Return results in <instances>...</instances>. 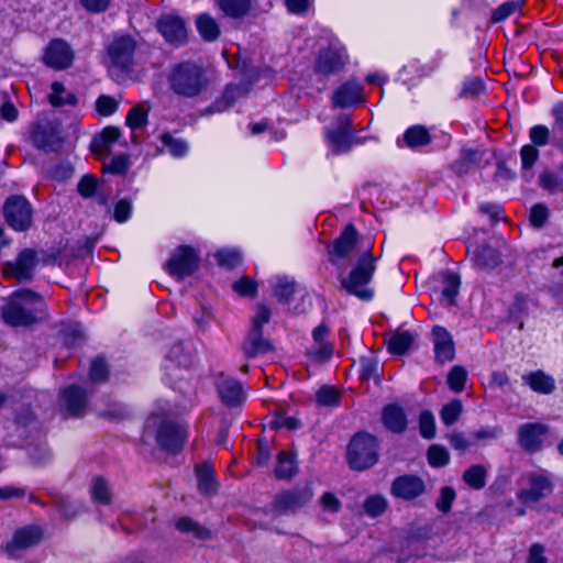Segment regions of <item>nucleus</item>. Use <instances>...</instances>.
I'll use <instances>...</instances> for the list:
<instances>
[{"mask_svg":"<svg viewBox=\"0 0 563 563\" xmlns=\"http://www.w3.org/2000/svg\"><path fill=\"white\" fill-rule=\"evenodd\" d=\"M463 410L462 402L454 399L444 405L440 411V417L445 426H452L457 421Z\"/></svg>","mask_w":563,"mask_h":563,"instance_id":"45","label":"nucleus"},{"mask_svg":"<svg viewBox=\"0 0 563 563\" xmlns=\"http://www.w3.org/2000/svg\"><path fill=\"white\" fill-rule=\"evenodd\" d=\"M297 466L295 457L286 452L278 454L277 467L275 474L278 478H289L296 473Z\"/></svg>","mask_w":563,"mask_h":563,"instance_id":"43","label":"nucleus"},{"mask_svg":"<svg viewBox=\"0 0 563 563\" xmlns=\"http://www.w3.org/2000/svg\"><path fill=\"white\" fill-rule=\"evenodd\" d=\"M548 432V427L542 423H525L518 429L520 445L529 451L536 452L542 445V439Z\"/></svg>","mask_w":563,"mask_h":563,"instance_id":"19","label":"nucleus"},{"mask_svg":"<svg viewBox=\"0 0 563 563\" xmlns=\"http://www.w3.org/2000/svg\"><path fill=\"white\" fill-rule=\"evenodd\" d=\"M136 44L131 36H120L112 41L108 47L110 59V73L118 76L120 73L128 71L133 64V55Z\"/></svg>","mask_w":563,"mask_h":563,"instance_id":"6","label":"nucleus"},{"mask_svg":"<svg viewBox=\"0 0 563 563\" xmlns=\"http://www.w3.org/2000/svg\"><path fill=\"white\" fill-rule=\"evenodd\" d=\"M145 435H155L158 445L172 452L180 450L186 438L181 427L156 413L148 417Z\"/></svg>","mask_w":563,"mask_h":563,"instance_id":"4","label":"nucleus"},{"mask_svg":"<svg viewBox=\"0 0 563 563\" xmlns=\"http://www.w3.org/2000/svg\"><path fill=\"white\" fill-rule=\"evenodd\" d=\"M42 538V532L36 527H25L18 530L10 543V547L13 549H26L36 544Z\"/></svg>","mask_w":563,"mask_h":563,"instance_id":"32","label":"nucleus"},{"mask_svg":"<svg viewBox=\"0 0 563 563\" xmlns=\"http://www.w3.org/2000/svg\"><path fill=\"white\" fill-rule=\"evenodd\" d=\"M271 316V310L265 305H258L252 317L250 331H262V327L268 323Z\"/></svg>","mask_w":563,"mask_h":563,"instance_id":"55","label":"nucleus"},{"mask_svg":"<svg viewBox=\"0 0 563 563\" xmlns=\"http://www.w3.org/2000/svg\"><path fill=\"white\" fill-rule=\"evenodd\" d=\"M363 101V88L354 80L342 84L332 96V104L335 108H347Z\"/></svg>","mask_w":563,"mask_h":563,"instance_id":"18","label":"nucleus"},{"mask_svg":"<svg viewBox=\"0 0 563 563\" xmlns=\"http://www.w3.org/2000/svg\"><path fill=\"white\" fill-rule=\"evenodd\" d=\"M339 394L332 388L324 386L317 393V402L321 406H333L338 402Z\"/></svg>","mask_w":563,"mask_h":563,"instance_id":"63","label":"nucleus"},{"mask_svg":"<svg viewBox=\"0 0 563 563\" xmlns=\"http://www.w3.org/2000/svg\"><path fill=\"white\" fill-rule=\"evenodd\" d=\"M366 247H363L358 234L352 224L345 227L343 232L333 242L332 247L329 250V258L333 264H338L340 260L349 258L354 255H360Z\"/></svg>","mask_w":563,"mask_h":563,"instance_id":"7","label":"nucleus"},{"mask_svg":"<svg viewBox=\"0 0 563 563\" xmlns=\"http://www.w3.org/2000/svg\"><path fill=\"white\" fill-rule=\"evenodd\" d=\"M170 89L184 98H195L203 93L209 87V79L203 69L192 63L176 65L168 78Z\"/></svg>","mask_w":563,"mask_h":563,"instance_id":"2","label":"nucleus"},{"mask_svg":"<svg viewBox=\"0 0 563 563\" xmlns=\"http://www.w3.org/2000/svg\"><path fill=\"white\" fill-rule=\"evenodd\" d=\"M539 185L541 188L550 194L563 191V184L558 175L551 172H544L539 177Z\"/></svg>","mask_w":563,"mask_h":563,"instance_id":"48","label":"nucleus"},{"mask_svg":"<svg viewBox=\"0 0 563 563\" xmlns=\"http://www.w3.org/2000/svg\"><path fill=\"white\" fill-rule=\"evenodd\" d=\"M36 265V252L32 249H25L19 253L15 261L4 264L2 273L7 279L15 278L18 280H31Z\"/></svg>","mask_w":563,"mask_h":563,"instance_id":"9","label":"nucleus"},{"mask_svg":"<svg viewBox=\"0 0 563 563\" xmlns=\"http://www.w3.org/2000/svg\"><path fill=\"white\" fill-rule=\"evenodd\" d=\"M420 434L424 439H432L435 435L434 417L430 411H422L419 417Z\"/></svg>","mask_w":563,"mask_h":563,"instance_id":"53","label":"nucleus"},{"mask_svg":"<svg viewBox=\"0 0 563 563\" xmlns=\"http://www.w3.org/2000/svg\"><path fill=\"white\" fill-rule=\"evenodd\" d=\"M55 505L65 518H73L79 512V506L67 497H59Z\"/></svg>","mask_w":563,"mask_h":563,"instance_id":"59","label":"nucleus"},{"mask_svg":"<svg viewBox=\"0 0 563 563\" xmlns=\"http://www.w3.org/2000/svg\"><path fill=\"white\" fill-rule=\"evenodd\" d=\"M487 470L479 464L468 467L463 473L464 483L473 489H482L486 485Z\"/></svg>","mask_w":563,"mask_h":563,"instance_id":"39","label":"nucleus"},{"mask_svg":"<svg viewBox=\"0 0 563 563\" xmlns=\"http://www.w3.org/2000/svg\"><path fill=\"white\" fill-rule=\"evenodd\" d=\"M351 120L343 117L339 120L338 128L334 131L327 132V140L329 146L334 153H344L351 146Z\"/></svg>","mask_w":563,"mask_h":563,"instance_id":"20","label":"nucleus"},{"mask_svg":"<svg viewBox=\"0 0 563 563\" xmlns=\"http://www.w3.org/2000/svg\"><path fill=\"white\" fill-rule=\"evenodd\" d=\"M198 256L189 246L178 247L166 264L170 276L181 279L191 275L197 268Z\"/></svg>","mask_w":563,"mask_h":563,"instance_id":"11","label":"nucleus"},{"mask_svg":"<svg viewBox=\"0 0 563 563\" xmlns=\"http://www.w3.org/2000/svg\"><path fill=\"white\" fill-rule=\"evenodd\" d=\"M90 497L100 505H110L112 501V490L108 481L103 477H95L90 485Z\"/></svg>","mask_w":563,"mask_h":563,"instance_id":"34","label":"nucleus"},{"mask_svg":"<svg viewBox=\"0 0 563 563\" xmlns=\"http://www.w3.org/2000/svg\"><path fill=\"white\" fill-rule=\"evenodd\" d=\"M49 101L53 106L74 104L76 102V98L74 95L66 91L65 87L60 82L55 81L52 84Z\"/></svg>","mask_w":563,"mask_h":563,"instance_id":"46","label":"nucleus"},{"mask_svg":"<svg viewBox=\"0 0 563 563\" xmlns=\"http://www.w3.org/2000/svg\"><path fill=\"white\" fill-rule=\"evenodd\" d=\"M97 111L101 115H111L118 109V102L114 98L109 96H101L96 102Z\"/></svg>","mask_w":563,"mask_h":563,"instance_id":"60","label":"nucleus"},{"mask_svg":"<svg viewBox=\"0 0 563 563\" xmlns=\"http://www.w3.org/2000/svg\"><path fill=\"white\" fill-rule=\"evenodd\" d=\"M108 377V368L106 363L96 358L91 362L90 371H89V378L93 383H100L104 382Z\"/></svg>","mask_w":563,"mask_h":563,"instance_id":"57","label":"nucleus"},{"mask_svg":"<svg viewBox=\"0 0 563 563\" xmlns=\"http://www.w3.org/2000/svg\"><path fill=\"white\" fill-rule=\"evenodd\" d=\"M63 405L71 416H79L86 408V396L81 389L76 386L66 388L60 396Z\"/></svg>","mask_w":563,"mask_h":563,"instance_id":"25","label":"nucleus"},{"mask_svg":"<svg viewBox=\"0 0 563 563\" xmlns=\"http://www.w3.org/2000/svg\"><path fill=\"white\" fill-rule=\"evenodd\" d=\"M455 497H456V494L452 487H450V486L441 487L438 500L435 503L438 510H440L443 514L449 512Z\"/></svg>","mask_w":563,"mask_h":563,"instance_id":"52","label":"nucleus"},{"mask_svg":"<svg viewBox=\"0 0 563 563\" xmlns=\"http://www.w3.org/2000/svg\"><path fill=\"white\" fill-rule=\"evenodd\" d=\"M442 290L441 300L448 306H452L455 301V297L459 294L461 284L460 276L456 273L445 271L441 274Z\"/></svg>","mask_w":563,"mask_h":563,"instance_id":"29","label":"nucleus"},{"mask_svg":"<svg viewBox=\"0 0 563 563\" xmlns=\"http://www.w3.org/2000/svg\"><path fill=\"white\" fill-rule=\"evenodd\" d=\"M383 422L387 429L400 433L407 427V419L402 409L395 405H389L383 410Z\"/></svg>","mask_w":563,"mask_h":563,"instance_id":"30","label":"nucleus"},{"mask_svg":"<svg viewBox=\"0 0 563 563\" xmlns=\"http://www.w3.org/2000/svg\"><path fill=\"white\" fill-rule=\"evenodd\" d=\"M404 141L410 148L426 146L431 142V136L423 125H412L404 133Z\"/></svg>","mask_w":563,"mask_h":563,"instance_id":"36","label":"nucleus"},{"mask_svg":"<svg viewBox=\"0 0 563 563\" xmlns=\"http://www.w3.org/2000/svg\"><path fill=\"white\" fill-rule=\"evenodd\" d=\"M157 30L172 44H183L187 38L185 21L175 14H164L157 21Z\"/></svg>","mask_w":563,"mask_h":563,"instance_id":"15","label":"nucleus"},{"mask_svg":"<svg viewBox=\"0 0 563 563\" xmlns=\"http://www.w3.org/2000/svg\"><path fill=\"white\" fill-rule=\"evenodd\" d=\"M553 490L552 479L543 473H534L528 477V486L519 490L517 497L523 504H534L549 496Z\"/></svg>","mask_w":563,"mask_h":563,"instance_id":"12","label":"nucleus"},{"mask_svg":"<svg viewBox=\"0 0 563 563\" xmlns=\"http://www.w3.org/2000/svg\"><path fill=\"white\" fill-rule=\"evenodd\" d=\"M477 153L473 150H463L459 161L454 163L457 173H466L472 164L476 162Z\"/></svg>","mask_w":563,"mask_h":563,"instance_id":"58","label":"nucleus"},{"mask_svg":"<svg viewBox=\"0 0 563 563\" xmlns=\"http://www.w3.org/2000/svg\"><path fill=\"white\" fill-rule=\"evenodd\" d=\"M529 139L534 147L545 146L550 140V130L542 124L534 125L529 131Z\"/></svg>","mask_w":563,"mask_h":563,"instance_id":"54","label":"nucleus"},{"mask_svg":"<svg viewBox=\"0 0 563 563\" xmlns=\"http://www.w3.org/2000/svg\"><path fill=\"white\" fill-rule=\"evenodd\" d=\"M412 342L413 335L410 332H399L388 340L387 347L390 353L401 355L408 351Z\"/></svg>","mask_w":563,"mask_h":563,"instance_id":"40","label":"nucleus"},{"mask_svg":"<svg viewBox=\"0 0 563 563\" xmlns=\"http://www.w3.org/2000/svg\"><path fill=\"white\" fill-rule=\"evenodd\" d=\"M364 510L369 517L380 516L387 508V500L380 495H373L365 499Z\"/></svg>","mask_w":563,"mask_h":563,"instance_id":"47","label":"nucleus"},{"mask_svg":"<svg viewBox=\"0 0 563 563\" xmlns=\"http://www.w3.org/2000/svg\"><path fill=\"white\" fill-rule=\"evenodd\" d=\"M467 372L462 366H453L446 377L449 388L454 393H461L465 388Z\"/></svg>","mask_w":563,"mask_h":563,"instance_id":"44","label":"nucleus"},{"mask_svg":"<svg viewBox=\"0 0 563 563\" xmlns=\"http://www.w3.org/2000/svg\"><path fill=\"white\" fill-rule=\"evenodd\" d=\"M194 354L190 350H186L183 344L174 345L169 353L168 360L175 363L177 366L188 368L194 364Z\"/></svg>","mask_w":563,"mask_h":563,"instance_id":"42","label":"nucleus"},{"mask_svg":"<svg viewBox=\"0 0 563 563\" xmlns=\"http://www.w3.org/2000/svg\"><path fill=\"white\" fill-rule=\"evenodd\" d=\"M428 460L430 465L441 467L449 463L450 455L443 446L433 444L428 450Z\"/></svg>","mask_w":563,"mask_h":563,"instance_id":"51","label":"nucleus"},{"mask_svg":"<svg viewBox=\"0 0 563 563\" xmlns=\"http://www.w3.org/2000/svg\"><path fill=\"white\" fill-rule=\"evenodd\" d=\"M432 341L435 357L440 363L450 362L454 357V343L449 331L440 325L432 329Z\"/></svg>","mask_w":563,"mask_h":563,"instance_id":"21","label":"nucleus"},{"mask_svg":"<svg viewBox=\"0 0 563 563\" xmlns=\"http://www.w3.org/2000/svg\"><path fill=\"white\" fill-rule=\"evenodd\" d=\"M219 265L233 268L241 263V254L236 250L224 249L216 254Z\"/></svg>","mask_w":563,"mask_h":563,"instance_id":"50","label":"nucleus"},{"mask_svg":"<svg viewBox=\"0 0 563 563\" xmlns=\"http://www.w3.org/2000/svg\"><path fill=\"white\" fill-rule=\"evenodd\" d=\"M103 168L107 169L111 174H125L129 169V161L124 155H119L113 157L108 164L103 165Z\"/></svg>","mask_w":563,"mask_h":563,"instance_id":"61","label":"nucleus"},{"mask_svg":"<svg viewBox=\"0 0 563 563\" xmlns=\"http://www.w3.org/2000/svg\"><path fill=\"white\" fill-rule=\"evenodd\" d=\"M196 27L199 35L206 42L216 41L221 33L219 23L208 13H201L196 18Z\"/></svg>","mask_w":563,"mask_h":563,"instance_id":"31","label":"nucleus"},{"mask_svg":"<svg viewBox=\"0 0 563 563\" xmlns=\"http://www.w3.org/2000/svg\"><path fill=\"white\" fill-rule=\"evenodd\" d=\"M347 59V54L343 46L331 45L320 52L316 64V70L322 75L335 74L343 69Z\"/></svg>","mask_w":563,"mask_h":563,"instance_id":"13","label":"nucleus"},{"mask_svg":"<svg viewBox=\"0 0 563 563\" xmlns=\"http://www.w3.org/2000/svg\"><path fill=\"white\" fill-rule=\"evenodd\" d=\"M347 459L352 468L365 470L373 466L377 460V441L368 433H358L350 442Z\"/></svg>","mask_w":563,"mask_h":563,"instance_id":"5","label":"nucleus"},{"mask_svg":"<svg viewBox=\"0 0 563 563\" xmlns=\"http://www.w3.org/2000/svg\"><path fill=\"white\" fill-rule=\"evenodd\" d=\"M328 333L329 330L324 324L318 325L312 332L313 341L317 346L310 351V354L317 361H325L333 353L332 345L325 343Z\"/></svg>","mask_w":563,"mask_h":563,"instance_id":"27","label":"nucleus"},{"mask_svg":"<svg viewBox=\"0 0 563 563\" xmlns=\"http://www.w3.org/2000/svg\"><path fill=\"white\" fill-rule=\"evenodd\" d=\"M121 132L115 126H106L101 133L92 140L91 148L100 156L109 155L111 146L119 140Z\"/></svg>","mask_w":563,"mask_h":563,"instance_id":"23","label":"nucleus"},{"mask_svg":"<svg viewBox=\"0 0 563 563\" xmlns=\"http://www.w3.org/2000/svg\"><path fill=\"white\" fill-rule=\"evenodd\" d=\"M312 497L313 493L310 487L286 490L275 496L272 507L280 515L295 512L310 503Z\"/></svg>","mask_w":563,"mask_h":563,"instance_id":"10","label":"nucleus"},{"mask_svg":"<svg viewBox=\"0 0 563 563\" xmlns=\"http://www.w3.org/2000/svg\"><path fill=\"white\" fill-rule=\"evenodd\" d=\"M473 261L481 269H493L500 263V256L495 249L483 245L474 251Z\"/></svg>","mask_w":563,"mask_h":563,"instance_id":"33","label":"nucleus"},{"mask_svg":"<svg viewBox=\"0 0 563 563\" xmlns=\"http://www.w3.org/2000/svg\"><path fill=\"white\" fill-rule=\"evenodd\" d=\"M146 122H147V113L141 106L133 107L129 111L126 119H125L126 125L132 130H136V129L144 126L146 124Z\"/></svg>","mask_w":563,"mask_h":563,"instance_id":"49","label":"nucleus"},{"mask_svg":"<svg viewBox=\"0 0 563 563\" xmlns=\"http://www.w3.org/2000/svg\"><path fill=\"white\" fill-rule=\"evenodd\" d=\"M43 308L44 300L38 294L22 289L12 294L10 301L2 308L1 314L8 324L29 325L35 322L36 313Z\"/></svg>","mask_w":563,"mask_h":563,"instance_id":"1","label":"nucleus"},{"mask_svg":"<svg viewBox=\"0 0 563 563\" xmlns=\"http://www.w3.org/2000/svg\"><path fill=\"white\" fill-rule=\"evenodd\" d=\"M232 288L241 296H254L256 294V284L249 277H242L241 279L236 280Z\"/></svg>","mask_w":563,"mask_h":563,"instance_id":"62","label":"nucleus"},{"mask_svg":"<svg viewBox=\"0 0 563 563\" xmlns=\"http://www.w3.org/2000/svg\"><path fill=\"white\" fill-rule=\"evenodd\" d=\"M7 223L16 231H24L32 223V208L22 196H11L3 207Z\"/></svg>","mask_w":563,"mask_h":563,"instance_id":"8","label":"nucleus"},{"mask_svg":"<svg viewBox=\"0 0 563 563\" xmlns=\"http://www.w3.org/2000/svg\"><path fill=\"white\" fill-rule=\"evenodd\" d=\"M198 488L202 494H212L218 485L214 478V472L210 464L203 463L196 468Z\"/></svg>","mask_w":563,"mask_h":563,"instance_id":"35","label":"nucleus"},{"mask_svg":"<svg viewBox=\"0 0 563 563\" xmlns=\"http://www.w3.org/2000/svg\"><path fill=\"white\" fill-rule=\"evenodd\" d=\"M522 380L536 393L549 395L555 389V380L543 371L531 372Z\"/></svg>","mask_w":563,"mask_h":563,"instance_id":"26","label":"nucleus"},{"mask_svg":"<svg viewBox=\"0 0 563 563\" xmlns=\"http://www.w3.org/2000/svg\"><path fill=\"white\" fill-rule=\"evenodd\" d=\"M374 272L375 260L373 258L371 249L367 245L349 276L342 279V287L349 294L354 295L362 300H371L374 291L372 288L367 287V285L372 280Z\"/></svg>","mask_w":563,"mask_h":563,"instance_id":"3","label":"nucleus"},{"mask_svg":"<svg viewBox=\"0 0 563 563\" xmlns=\"http://www.w3.org/2000/svg\"><path fill=\"white\" fill-rule=\"evenodd\" d=\"M43 60L54 69H66L73 64L74 52L65 41L54 40L46 47Z\"/></svg>","mask_w":563,"mask_h":563,"instance_id":"14","label":"nucleus"},{"mask_svg":"<svg viewBox=\"0 0 563 563\" xmlns=\"http://www.w3.org/2000/svg\"><path fill=\"white\" fill-rule=\"evenodd\" d=\"M219 9L230 18L244 16L251 7V0H218Z\"/></svg>","mask_w":563,"mask_h":563,"instance_id":"38","label":"nucleus"},{"mask_svg":"<svg viewBox=\"0 0 563 563\" xmlns=\"http://www.w3.org/2000/svg\"><path fill=\"white\" fill-rule=\"evenodd\" d=\"M539 158V151L531 144H526L520 150L521 167L529 170Z\"/></svg>","mask_w":563,"mask_h":563,"instance_id":"56","label":"nucleus"},{"mask_svg":"<svg viewBox=\"0 0 563 563\" xmlns=\"http://www.w3.org/2000/svg\"><path fill=\"white\" fill-rule=\"evenodd\" d=\"M175 527L178 531L191 534L194 538L199 540H206L210 538V531L207 528L188 517L178 518L175 521Z\"/></svg>","mask_w":563,"mask_h":563,"instance_id":"37","label":"nucleus"},{"mask_svg":"<svg viewBox=\"0 0 563 563\" xmlns=\"http://www.w3.org/2000/svg\"><path fill=\"white\" fill-rule=\"evenodd\" d=\"M320 505L323 511L330 514L339 512L342 507L340 499L332 493H324L320 498Z\"/></svg>","mask_w":563,"mask_h":563,"instance_id":"64","label":"nucleus"},{"mask_svg":"<svg viewBox=\"0 0 563 563\" xmlns=\"http://www.w3.org/2000/svg\"><path fill=\"white\" fill-rule=\"evenodd\" d=\"M243 350L247 357H255L269 352L272 344L262 335V331H250L245 339Z\"/></svg>","mask_w":563,"mask_h":563,"instance_id":"28","label":"nucleus"},{"mask_svg":"<svg viewBox=\"0 0 563 563\" xmlns=\"http://www.w3.org/2000/svg\"><path fill=\"white\" fill-rule=\"evenodd\" d=\"M274 295L283 302H288L292 295L299 296L302 301V307L296 306L295 310L297 312L302 313L311 308V296L305 288L298 287L294 282L280 279L275 286Z\"/></svg>","mask_w":563,"mask_h":563,"instance_id":"17","label":"nucleus"},{"mask_svg":"<svg viewBox=\"0 0 563 563\" xmlns=\"http://www.w3.org/2000/svg\"><path fill=\"white\" fill-rule=\"evenodd\" d=\"M426 487L421 478L412 475L397 477L391 485V494L405 500H411L423 494Z\"/></svg>","mask_w":563,"mask_h":563,"instance_id":"16","label":"nucleus"},{"mask_svg":"<svg viewBox=\"0 0 563 563\" xmlns=\"http://www.w3.org/2000/svg\"><path fill=\"white\" fill-rule=\"evenodd\" d=\"M218 390L222 401L229 406L240 405L246 398L241 383L234 378L222 377L218 383Z\"/></svg>","mask_w":563,"mask_h":563,"instance_id":"22","label":"nucleus"},{"mask_svg":"<svg viewBox=\"0 0 563 563\" xmlns=\"http://www.w3.org/2000/svg\"><path fill=\"white\" fill-rule=\"evenodd\" d=\"M246 88L242 86H228L221 97H219L207 110L208 113H219L228 110L233 103L246 95Z\"/></svg>","mask_w":563,"mask_h":563,"instance_id":"24","label":"nucleus"},{"mask_svg":"<svg viewBox=\"0 0 563 563\" xmlns=\"http://www.w3.org/2000/svg\"><path fill=\"white\" fill-rule=\"evenodd\" d=\"M159 139H161V142H162V145H163V148L161 150L162 152L166 151V152H168L170 155H173L175 157H181L188 151V146H187V144L184 141L178 140V139H174L168 133H163L159 136Z\"/></svg>","mask_w":563,"mask_h":563,"instance_id":"41","label":"nucleus"}]
</instances>
